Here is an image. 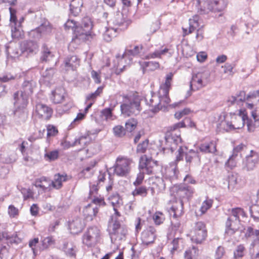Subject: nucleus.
<instances>
[{"mask_svg":"<svg viewBox=\"0 0 259 259\" xmlns=\"http://www.w3.org/2000/svg\"><path fill=\"white\" fill-rule=\"evenodd\" d=\"M172 76L173 74L171 72L166 75L165 82L160 85L158 95L151 93V95L146 96L145 101L147 105L152 107V112H158L170 102L168 94Z\"/></svg>","mask_w":259,"mask_h":259,"instance_id":"f257e3e1","label":"nucleus"},{"mask_svg":"<svg viewBox=\"0 0 259 259\" xmlns=\"http://www.w3.org/2000/svg\"><path fill=\"white\" fill-rule=\"evenodd\" d=\"M92 22L89 17L82 19L79 26L76 27L74 30V36L72 39V43L79 44L91 37Z\"/></svg>","mask_w":259,"mask_h":259,"instance_id":"f03ea898","label":"nucleus"},{"mask_svg":"<svg viewBox=\"0 0 259 259\" xmlns=\"http://www.w3.org/2000/svg\"><path fill=\"white\" fill-rule=\"evenodd\" d=\"M123 103L120 105L121 114L124 116L137 115L140 111L139 99L134 95H123Z\"/></svg>","mask_w":259,"mask_h":259,"instance_id":"7ed1b4c3","label":"nucleus"},{"mask_svg":"<svg viewBox=\"0 0 259 259\" xmlns=\"http://www.w3.org/2000/svg\"><path fill=\"white\" fill-rule=\"evenodd\" d=\"M228 0H196V7L200 14L208 13L210 11H223L228 5Z\"/></svg>","mask_w":259,"mask_h":259,"instance_id":"20e7f679","label":"nucleus"},{"mask_svg":"<svg viewBox=\"0 0 259 259\" xmlns=\"http://www.w3.org/2000/svg\"><path fill=\"white\" fill-rule=\"evenodd\" d=\"M185 126L186 124L184 121L177 123L170 127V131L171 133L168 132L166 134L165 137V142L168 145H169V144H171V145H169V149L171 152L176 149L178 143L181 142V138L180 137L179 131H178V134L177 133V132L176 133H174V132L180 127Z\"/></svg>","mask_w":259,"mask_h":259,"instance_id":"39448f33","label":"nucleus"},{"mask_svg":"<svg viewBox=\"0 0 259 259\" xmlns=\"http://www.w3.org/2000/svg\"><path fill=\"white\" fill-rule=\"evenodd\" d=\"M100 236V229L96 226H91L82 236V243L89 247L95 246L99 242Z\"/></svg>","mask_w":259,"mask_h":259,"instance_id":"423d86ee","label":"nucleus"},{"mask_svg":"<svg viewBox=\"0 0 259 259\" xmlns=\"http://www.w3.org/2000/svg\"><path fill=\"white\" fill-rule=\"evenodd\" d=\"M28 97L21 92L20 93L17 92L14 94V104L18 108L14 112L15 116H19L21 114L22 118L26 117V113L24 109L27 104Z\"/></svg>","mask_w":259,"mask_h":259,"instance_id":"0eeeda50","label":"nucleus"},{"mask_svg":"<svg viewBox=\"0 0 259 259\" xmlns=\"http://www.w3.org/2000/svg\"><path fill=\"white\" fill-rule=\"evenodd\" d=\"M132 160L124 157L117 158L114 166V172L118 176L125 177L130 171Z\"/></svg>","mask_w":259,"mask_h":259,"instance_id":"6e6552de","label":"nucleus"},{"mask_svg":"<svg viewBox=\"0 0 259 259\" xmlns=\"http://www.w3.org/2000/svg\"><path fill=\"white\" fill-rule=\"evenodd\" d=\"M207 236V231L204 224L202 222L196 223L192 232L191 240L197 244L201 243Z\"/></svg>","mask_w":259,"mask_h":259,"instance_id":"1a4fd4ad","label":"nucleus"},{"mask_svg":"<svg viewBox=\"0 0 259 259\" xmlns=\"http://www.w3.org/2000/svg\"><path fill=\"white\" fill-rule=\"evenodd\" d=\"M127 232L126 227L124 225H121L119 222L115 220L112 226V230L110 231L111 241L123 239L125 237Z\"/></svg>","mask_w":259,"mask_h":259,"instance_id":"9d476101","label":"nucleus"},{"mask_svg":"<svg viewBox=\"0 0 259 259\" xmlns=\"http://www.w3.org/2000/svg\"><path fill=\"white\" fill-rule=\"evenodd\" d=\"M157 165V161L151 158H147L146 155H144L140 158L139 167L140 170H143V172L152 174L156 170Z\"/></svg>","mask_w":259,"mask_h":259,"instance_id":"9b49d317","label":"nucleus"},{"mask_svg":"<svg viewBox=\"0 0 259 259\" xmlns=\"http://www.w3.org/2000/svg\"><path fill=\"white\" fill-rule=\"evenodd\" d=\"M186 149V148H185ZM178 154L176 155L175 162L177 164L178 162L183 159L185 156L187 164H190L193 160L197 159L199 160L198 153L193 150H190L188 152L184 151V148L180 146L177 151Z\"/></svg>","mask_w":259,"mask_h":259,"instance_id":"f8f14e48","label":"nucleus"},{"mask_svg":"<svg viewBox=\"0 0 259 259\" xmlns=\"http://www.w3.org/2000/svg\"><path fill=\"white\" fill-rule=\"evenodd\" d=\"M199 17L197 15L194 16L192 18L189 19V30L187 31V29L183 28V32L185 35H188L197 29V34L196 38L199 40H201L203 36L202 31L200 29H197L199 27Z\"/></svg>","mask_w":259,"mask_h":259,"instance_id":"ddd939ff","label":"nucleus"},{"mask_svg":"<svg viewBox=\"0 0 259 259\" xmlns=\"http://www.w3.org/2000/svg\"><path fill=\"white\" fill-rule=\"evenodd\" d=\"M245 159L243 168L247 171H251L258 162L259 154L253 150H250L249 154L246 156Z\"/></svg>","mask_w":259,"mask_h":259,"instance_id":"4468645a","label":"nucleus"},{"mask_svg":"<svg viewBox=\"0 0 259 259\" xmlns=\"http://www.w3.org/2000/svg\"><path fill=\"white\" fill-rule=\"evenodd\" d=\"M156 230L154 227L149 226L145 229L141 234L143 244L148 245L154 242L156 238Z\"/></svg>","mask_w":259,"mask_h":259,"instance_id":"2eb2a0df","label":"nucleus"},{"mask_svg":"<svg viewBox=\"0 0 259 259\" xmlns=\"http://www.w3.org/2000/svg\"><path fill=\"white\" fill-rule=\"evenodd\" d=\"M174 189V192L176 193V196L180 199L188 198L192 195L194 192L193 189L186 184H181L175 186Z\"/></svg>","mask_w":259,"mask_h":259,"instance_id":"dca6fc26","label":"nucleus"},{"mask_svg":"<svg viewBox=\"0 0 259 259\" xmlns=\"http://www.w3.org/2000/svg\"><path fill=\"white\" fill-rule=\"evenodd\" d=\"M240 220L228 218L226 223V234L228 236H232L240 228Z\"/></svg>","mask_w":259,"mask_h":259,"instance_id":"f3484780","label":"nucleus"},{"mask_svg":"<svg viewBox=\"0 0 259 259\" xmlns=\"http://www.w3.org/2000/svg\"><path fill=\"white\" fill-rule=\"evenodd\" d=\"M35 111L40 117L46 120L49 119L52 114V109L42 104L36 105Z\"/></svg>","mask_w":259,"mask_h":259,"instance_id":"a211bd4d","label":"nucleus"},{"mask_svg":"<svg viewBox=\"0 0 259 259\" xmlns=\"http://www.w3.org/2000/svg\"><path fill=\"white\" fill-rule=\"evenodd\" d=\"M232 119L234 130L240 129L243 127L245 123H247L248 116L244 113H240L239 115H233L231 117Z\"/></svg>","mask_w":259,"mask_h":259,"instance_id":"6ab92c4d","label":"nucleus"},{"mask_svg":"<svg viewBox=\"0 0 259 259\" xmlns=\"http://www.w3.org/2000/svg\"><path fill=\"white\" fill-rule=\"evenodd\" d=\"M252 119H247V126L249 132H253L255 128L259 127V113L258 110L255 109L251 111Z\"/></svg>","mask_w":259,"mask_h":259,"instance_id":"aec40b11","label":"nucleus"},{"mask_svg":"<svg viewBox=\"0 0 259 259\" xmlns=\"http://www.w3.org/2000/svg\"><path fill=\"white\" fill-rule=\"evenodd\" d=\"M84 226V224L81 218L76 217L70 222L69 227L71 233L77 234L80 232Z\"/></svg>","mask_w":259,"mask_h":259,"instance_id":"412c9836","label":"nucleus"},{"mask_svg":"<svg viewBox=\"0 0 259 259\" xmlns=\"http://www.w3.org/2000/svg\"><path fill=\"white\" fill-rule=\"evenodd\" d=\"M65 95V89L62 87H59L52 92L51 99L54 103L59 104L64 100Z\"/></svg>","mask_w":259,"mask_h":259,"instance_id":"4be33fe9","label":"nucleus"},{"mask_svg":"<svg viewBox=\"0 0 259 259\" xmlns=\"http://www.w3.org/2000/svg\"><path fill=\"white\" fill-rule=\"evenodd\" d=\"M227 101L229 103V105L234 104L240 105L242 104L243 102L246 101L245 93L244 91H240L239 93L237 94L235 96H232L229 97Z\"/></svg>","mask_w":259,"mask_h":259,"instance_id":"5701e85b","label":"nucleus"},{"mask_svg":"<svg viewBox=\"0 0 259 259\" xmlns=\"http://www.w3.org/2000/svg\"><path fill=\"white\" fill-rule=\"evenodd\" d=\"M196 85V90H199L207 84L204 83L203 80L197 74L193 76L192 81L190 83V90L187 93L186 98H188L191 95V91L192 90V85Z\"/></svg>","mask_w":259,"mask_h":259,"instance_id":"b1692460","label":"nucleus"},{"mask_svg":"<svg viewBox=\"0 0 259 259\" xmlns=\"http://www.w3.org/2000/svg\"><path fill=\"white\" fill-rule=\"evenodd\" d=\"M79 65V60L76 56L67 57L64 60V66L66 70H74Z\"/></svg>","mask_w":259,"mask_h":259,"instance_id":"393cba45","label":"nucleus"},{"mask_svg":"<svg viewBox=\"0 0 259 259\" xmlns=\"http://www.w3.org/2000/svg\"><path fill=\"white\" fill-rule=\"evenodd\" d=\"M175 163H176L175 162ZM177 163H175L174 166H170L166 169V171L164 178L165 180H168L170 182H172L178 178L179 171L177 167Z\"/></svg>","mask_w":259,"mask_h":259,"instance_id":"a878e982","label":"nucleus"},{"mask_svg":"<svg viewBox=\"0 0 259 259\" xmlns=\"http://www.w3.org/2000/svg\"><path fill=\"white\" fill-rule=\"evenodd\" d=\"M35 87V82L33 80H25L22 84L20 92L24 94L25 96L29 97L32 94Z\"/></svg>","mask_w":259,"mask_h":259,"instance_id":"bb28decb","label":"nucleus"},{"mask_svg":"<svg viewBox=\"0 0 259 259\" xmlns=\"http://www.w3.org/2000/svg\"><path fill=\"white\" fill-rule=\"evenodd\" d=\"M67 180V175L57 174L55 175L53 180H51V186L56 189H60L62 187L63 182Z\"/></svg>","mask_w":259,"mask_h":259,"instance_id":"cd10ccee","label":"nucleus"},{"mask_svg":"<svg viewBox=\"0 0 259 259\" xmlns=\"http://www.w3.org/2000/svg\"><path fill=\"white\" fill-rule=\"evenodd\" d=\"M98 212L97 206H94L92 204H89L84 207L83 210V213L86 219L90 221L92 220L93 218L96 216Z\"/></svg>","mask_w":259,"mask_h":259,"instance_id":"c85d7f7f","label":"nucleus"},{"mask_svg":"<svg viewBox=\"0 0 259 259\" xmlns=\"http://www.w3.org/2000/svg\"><path fill=\"white\" fill-rule=\"evenodd\" d=\"M116 59L117 61V69L120 71L119 72H122L126 65L131 62L130 58H128L124 53L121 56H117Z\"/></svg>","mask_w":259,"mask_h":259,"instance_id":"c756f323","label":"nucleus"},{"mask_svg":"<svg viewBox=\"0 0 259 259\" xmlns=\"http://www.w3.org/2000/svg\"><path fill=\"white\" fill-rule=\"evenodd\" d=\"M200 151L204 153H214L217 151L216 143L213 141L201 144L199 148Z\"/></svg>","mask_w":259,"mask_h":259,"instance_id":"7c9ffc66","label":"nucleus"},{"mask_svg":"<svg viewBox=\"0 0 259 259\" xmlns=\"http://www.w3.org/2000/svg\"><path fill=\"white\" fill-rule=\"evenodd\" d=\"M248 150L247 147L246 145L240 144V145L236 146L235 148L233 149V153L232 155L229 158L227 162L226 163V164H228L229 166H230L231 167L234 166L235 164L233 162V158L235 156H237V153L243 151H247Z\"/></svg>","mask_w":259,"mask_h":259,"instance_id":"2f4dec72","label":"nucleus"},{"mask_svg":"<svg viewBox=\"0 0 259 259\" xmlns=\"http://www.w3.org/2000/svg\"><path fill=\"white\" fill-rule=\"evenodd\" d=\"M62 249L67 255L70 257H75L77 248L76 246L72 243L68 242H64Z\"/></svg>","mask_w":259,"mask_h":259,"instance_id":"473e14b6","label":"nucleus"},{"mask_svg":"<svg viewBox=\"0 0 259 259\" xmlns=\"http://www.w3.org/2000/svg\"><path fill=\"white\" fill-rule=\"evenodd\" d=\"M113 23L115 26L120 27H117L118 29L120 30H124L126 29L129 24V22L125 21L122 14H118L116 15L113 21Z\"/></svg>","mask_w":259,"mask_h":259,"instance_id":"72a5a7b5","label":"nucleus"},{"mask_svg":"<svg viewBox=\"0 0 259 259\" xmlns=\"http://www.w3.org/2000/svg\"><path fill=\"white\" fill-rule=\"evenodd\" d=\"M82 5V0H72L70 4L71 13L74 16H77L81 11Z\"/></svg>","mask_w":259,"mask_h":259,"instance_id":"f704fd0d","label":"nucleus"},{"mask_svg":"<svg viewBox=\"0 0 259 259\" xmlns=\"http://www.w3.org/2000/svg\"><path fill=\"white\" fill-rule=\"evenodd\" d=\"M36 187H39L45 191L51 187V180L45 177H42L36 179L34 184Z\"/></svg>","mask_w":259,"mask_h":259,"instance_id":"c9c22d12","label":"nucleus"},{"mask_svg":"<svg viewBox=\"0 0 259 259\" xmlns=\"http://www.w3.org/2000/svg\"><path fill=\"white\" fill-rule=\"evenodd\" d=\"M16 159V154L14 152H4L0 154V161L5 163H11Z\"/></svg>","mask_w":259,"mask_h":259,"instance_id":"e433bc0d","label":"nucleus"},{"mask_svg":"<svg viewBox=\"0 0 259 259\" xmlns=\"http://www.w3.org/2000/svg\"><path fill=\"white\" fill-rule=\"evenodd\" d=\"M41 54L42 55L40 57V60L42 62H47L53 61L55 57L53 53L51 52L45 45L43 46Z\"/></svg>","mask_w":259,"mask_h":259,"instance_id":"4c0bfd02","label":"nucleus"},{"mask_svg":"<svg viewBox=\"0 0 259 259\" xmlns=\"http://www.w3.org/2000/svg\"><path fill=\"white\" fill-rule=\"evenodd\" d=\"M149 188L145 186H136V188L132 192L134 196H139L142 198L146 197L148 194Z\"/></svg>","mask_w":259,"mask_h":259,"instance_id":"58836bf2","label":"nucleus"},{"mask_svg":"<svg viewBox=\"0 0 259 259\" xmlns=\"http://www.w3.org/2000/svg\"><path fill=\"white\" fill-rule=\"evenodd\" d=\"M199 251L195 246L186 250L184 253V259H196L199 255Z\"/></svg>","mask_w":259,"mask_h":259,"instance_id":"ea45409f","label":"nucleus"},{"mask_svg":"<svg viewBox=\"0 0 259 259\" xmlns=\"http://www.w3.org/2000/svg\"><path fill=\"white\" fill-rule=\"evenodd\" d=\"M240 216L244 218L246 217V214L243 209L240 207H236L232 209L231 214L228 217V219L240 220L239 218Z\"/></svg>","mask_w":259,"mask_h":259,"instance_id":"a19ab883","label":"nucleus"},{"mask_svg":"<svg viewBox=\"0 0 259 259\" xmlns=\"http://www.w3.org/2000/svg\"><path fill=\"white\" fill-rule=\"evenodd\" d=\"M118 29L117 28H109L103 34V38L104 39L107 41H110L112 39L116 36V30Z\"/></svg>","mask_w":259,"mask_h":259,"instance_id":"79ce46f5","label":"nucleus"},{"mask_svg":"<svg viewBox=\"0 0 259 259\" xmlns=\"http://www.w3.org/2000/svg\"><path fill=\"white\" fill-rule=\"evenodd\" d=\"M143 46H136L133 49H127L125 50L124 54L130 58L131 56H136L140 55L143 50Z\"/></svg>","mask_w":259,"mask_h":259,"instance_id":"37998d69","label":"nucleus"},{"mask_svg":"<svg viewBox=\"0 0 259 259\" xmlns=\"http://www.w3.org/2000/svg\"><path fill=\"white\" fill-rule=\"evenodd\" d=\"M246 101L252 102L256 106L259 105V91L250 92L246 96Z\"/></svg>","mask_w":259,"mask_h":259,"instance_id":"c03bdc74","label":"nucleus"},{"mask_svg":"<svg viewBox=\"0 0 259 259\" xmlns=\"http://www.w3.org/2000/svg\"><path fill=\"white\" fill-rule=\"evenodd\" d=\"M38 44L35 41H27L25 44V49L26 51L29 53H36L38 50Z\"/></svg>","mask_w":259,"mask_h":259,"instance_id":"a18cd8bd","label":"nucleus"},{"mask_svg":"<svg viewBox=\"0 0 259 259\" xmlns=\"http://www.w3.org/2000/svg\"><path fill=\"white\" fill-rule=\"evenodd\" d=\"M159 28L158 22L152 23L146 26L144 29V32L147 35H150L155 32Z\"/></svg>","mask_w":259,"mask_h":259,"instance_id":"49530a36","label":"nucleus"},{"mask_svg":"<svg viewBox=\"0 0 259 259\" xmlns=\"http://www.w3.org/2000/svg\"><path fill=\"white\" fill-rule=\"evenodd\" d=\"M17 235H10L8 234V232H0V242L3 240H6L10 243L12 244L13 243H16V237Z\"/></svg>","mask_w":259,"mask_h":259,"instance_id":"de8ad7c7","label":"nucleus"},{"mask_svg":"<svg viewBox=\"0 0 259 259\" xmlns=\"http://www.w3.org/2000/svg\"><path fill=\"white\" fill-rule=\"evenodd\" d=\"M138 122L136 119L134 118L129 119L125 123V130L126 132H132L137 127Z\"/></svg>","mask_w":259,"mask_h":259,"instance_id":"09e8293b","label":"nucleus"},{"mask_svg":"<svg viewBox=\"0 0 259 259\" xmlns=\"http://www.w3.org/2000/svg\"><path fill=\"white\" fill-rule=\"evenodd\" d=\"M59 157V151L57 150L46 152L44 158L47 161H52L56 160Z\"/></svg>","mask_w":259,"mask_h":259,"instance_id":"8fccbe9b","label":"nucleus"},{"mask_svg":"<svg viewBox=\"0 0 259 259\" xmlns=\"http://www.w3.org/2000/svg\"><path fill=\"white\" fill-rule=\"evenodd\" d=\"M41 35L49 34L52 31V27L49 22L42 24L38 27Z\"/></svg>","mask_w":259,"mask_h":259,"instance_id":"3c124183","label":"nucleus"},{"mask_svg":"<svg viewBox=\"0 0 259 259\" xmlns=\"http://www.w3.org/2000/svg\"><path fill=\"white\" fill-rule=\"evenodd\" d=\"M110 200L113 207L118 208L122 204V199L118 194L112 196L110 198Z\"/></svg>","mask_w":259,"mask_h":259,"instance_id":"603ef678","label":"nucleus"},{"mask_svg":"<svg viewBox=\"0 0 259 259\" xmlns=\"http://www.w3.org/2000/svg\"><path fill=\"white\" fill-rule=\"evenodd\" d=\"M168 51V49L167 48H164V49L161 50H156L154 52L149 54L148 56H147L146 58L150 59L155 58H160L161 55H164Z\"/></svg>","mask_w":259,"mask_h":259,"instance_id":"864d4df0","label":"nucleus"},{"mask_svg":"<svg viewBox=\"0 0 259 259\" xmlns=\"http://www.w3.org/2000/svg\"><path fill=\"white\" fill-rule=\"evenodd\" d=\"M250 213L252 218L255 220L259 221V204L258 200H257V205L250 208Z\"/></svg>","mask_w":259,"mask_h":259,"instance_id":"5fc2aeb1","label":"nucleus"},{"mask_svg":"<svg viewBox=\"0 0 259 259\" xmlns=\"http://www.w3.org/2000/svg\"><path fill=\"white\" fill-rule=\"evenodd\" d=\"M253 235H255L256 237H259V229L254 230L252 227H247L245 233V237L248 238Z\"/></svg>","mask_w":259,"mask_h":259,"instance_id":"6e6d98bb","label":"nucleus"},{"mask_svg":"<svg viewBox=\"0 0 259 259\" xmlns=\"http://www.w3.org/2000/svg\"><path fill=\"white\" fill-rule=\"evenodd\" d=\"M220 125L221 126V128H223L226 132L234 130L232 120L231 121H229L225 119L224 121H222Z\"/></svg>","mask_w":259,"mask_h":259,"instance_id":"4d7b16f0","label":"nucleus"},{"mask_svg":"<svg viewBox=\"0 0 259 259\" xmlns=\"http://www.w3.org/2000/svg\"><path fill=\"white\" fill-rule=\"evenodd\" d=\"M153 219L155 224L158 225L162 224L165 220L164 214L160 211L156 212L153 215Z\"/></svg>","mask_w":259,"mask_h":259,"instance_id":"13d9d810","label":"nucleus"},{"mask_svg":"<svg viewBox=\"0 0 259 259\" xmlns=\"http://www.w3.org/2000/svg\"><path fill=\"white\" fill-rule=\"evenodd\" d=\"M237 183L236 179L233 176H231V177H228V179L225 180V182H224L223 188H225L226 187L230 189V188L232 186H234Z\"/></svg>","mask_w":259,"mask_h":259,"instance_id":"bf43d9fd","label":"nucleus"},{"mask_svg":"<svg viewBox=\"0 0 259 259\" xmlns=\"http://www.w3.org/2000/svg\"><path fill=\"white\" fill-rule=\"evenodd\" d=\"M89 141V137L81 136L78 139L76 140L71 145L72 146L80 145L81 146H85Z\"/></svg>","mask_w":259,"mask_h":259,"instance_id":"052dcab7","label":"nucleus"},{"mask_svg":"<svg viewBox=\"0 0 259 259\" xmlns=\"http://www.w3.org/2000/svg\"><path fill=\"white\" fill-rule=\"evenodd\" d=\"M212 204V200L211 199H207L203 201L200 207V211L201 213H204L208 209H209Z\"/></svg>","mask_w":259,"mask_h":259,"instance_id":"680f3d73","label":"nucleus"},{"mask_svg":"<svg viewBox=\"0 0 259 259\" xmlns=\"http://www.w3.org/2000/svg\"><path fill=\"white\" fill-rule=\"evenodd\" d=\"M225 251L224 248L219 246L215 252L214 259H225Z\"/></svg>","mask_w":259,"mask_h":259,"instance_id":"e2e57ef3","label":"nucleus"},{"mask_svg":"<svg viewBox=\"0 0 259 259\" xmlns=\"http://www.w3.org/2000/svg\"><path fill=\"white\" fill-rule=\"evenodd\" d=\"M149 144V140L146 139L143 141L142 143L138 145L137 148V152L138 153H143L146 151L147 148Z\"/></svg>","mask_w":259,"mask_h":259,"instance_id":"0e129e2a","label":"nucleus"},{"mask_svg":"<svg viewBox=\"0 0 259 259\" xmlns=\"http://www.w3.org/2000/svg\"><path fill=\"white\" fill-rule=\"evenodd\" d=\"M251 246L253 248L256 253L253 259H259V237H256L251 244Z\"/></svg>","mask_w":259,"mask_h":259,"instance_id":"69168bd1","label":"nucleus"},{"mask_svg":"<svg viewBox=\"0 0 259 259\" xmlns=\"http://www.w3.org/2000/svg\"><path fill=\"white\" fill-rule=\"evenodd\" d=\"M115 135L118 137H121L125 134L126 131L125 128L121 125H117L113 129Z\"/></svg>","mask_w":259,"mask_h":259,"instance_id":"338daca9","label":"nucleus"},{"mask_svg":"<svg viewBox=\"0 0 259 259\" xmlns=\"http://www.w3.org/2000/svg\"><path fill=\"white\" fill-rule=\"evenodd\" d=\"M144 65L146 68H148L149 70L151 71L158 69L159 67V64L157 62H145Z\"/></svg>","mask_w":259,"mask_h":259,"instance_id":"774afa93","label":"nucleus"}]
</instances>
